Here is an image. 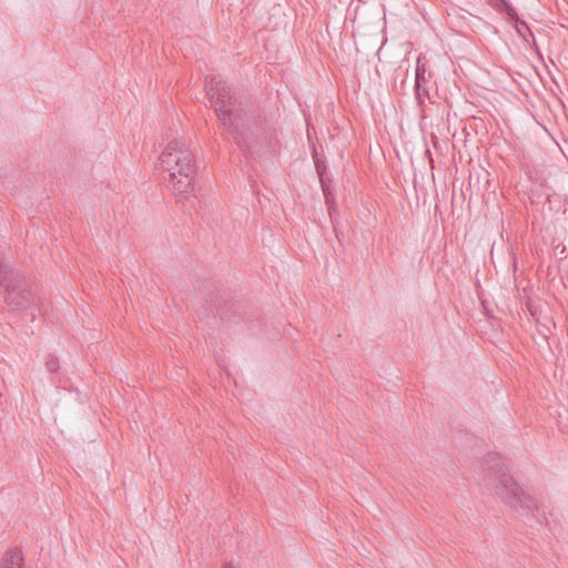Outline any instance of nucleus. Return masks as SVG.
<instances>
[{"label": "nucleus", "instance_id": "f257e3e1", "mask_svg": "<svg viewBox=\"0 0 568 568\" xmlns=\"http://www.w3.org/2000/svg\"><path fill=\"white\" fill-rule=\"evenodd\" d=\"M205 89L221 125L233 135L240 150L245 154L257 153L268 139L260 114L244 108L220 75L206 79Z\"/></svg>", "mask_w": 568, "mask_h": 568}, {"label": "nucleus", "instance_id": "f03ea898", "mask_svg": "<svg viewBox=\"0 0 568 568\" xmlns=\"http://www.w3.org/2000/svg\"><path fill=\"white\" fill-rule=\"evenodd\" d=\"M156 166L168 173V187L178 201L187 200L193 192L195 160L183 138H168Z\"/></svg>", "mask_w": 568, "mask_h": 568}, {"label": "nucleus", "instance_id": "7ed1b4c3", "mask_svg": "<svg viewBox=\"0 0 568 568\" xmlns=\"http://www.w3.org/2000/svg\"><path fill=\"white\" fill-rule=\"evenodd\" d=\"M497 477V485L495 487L496 495L511 508L521 514L532 511L535 507V499L523 491V489L515 483L510 475L501 471V468L495 471Z\"/></svg>", "mask_w": 568, "mask_h": 568}, {"label": "nucleus", "instance_id": "20e7f679", "mask_svg": "<svg viewBox=\"0 0 568 568\" xmlns=\"http://www.w3.org/2000/svg\"><path fill=\"white\" fill-rule=\"evenodd\" d=\"M6 301L14 311L21 313L30 311L31 318L36 317L34 306L30 301V294L28 292H8Z\"/></svg>", "mask_w": 568, "mask_h": 568}, {"label": "nucleus", "instance_id": "39448f33", "mask_svg": "<svg viewBox=\"0 0 568 568\" xmlns=\"http://www.w3.org/2000/svg\"><path fill=\"white\" fill-rule=\"evenodd\" d=\"M2 568H23V556L19 549L9 550L2 559Z\"/></svg>", "mask_w": 568, "mask_h": 568}, {"label": "nucleus", "instance_id": "423d86ee", "mask_svg": "<svg viewBox=\"0 0 568 568\" xmlns=\"http://www.w3.org/2000/svg\"><path fill=\"white\" fill-rule=\"evenodd\" d=\"M424 74H425L424 68H420L419 65H417V68H416V77H415V83H416V89L417 90L420 89L422 82L425 79Z\"/></svg>", "mask_w": 568, "mask_h": 568}, {"label": "nucleus", "instance_id": "0eeeda50", "mask_svg": "<svg viewBox=\"0 0 568 568\" xmlns=\"http://www.w3.org/2000/svg\"><path fill=\"white\" fill-rule=\"evenodd\" d=\"M45 366L48 368L49 372H55L59 367V363H58V359L57 358H49L47 362H45Z\"/></svg>", "mask_w": 568, "mask_h": 568}, {"label": "nucleus", "instance_id": "6e6552de", "mask_svg": "<svg viewBox=\"0 0 568 568\" xmlns=\"http://www.w3.org/2000/svg\"><path fill=\"white\" fill-rule=\"evenodd\" d=\"M516 22H517V26H516L517 31H518V33H519L520 36H523V38H525L524 30H525V31H527L529 34H531V32H530V30L528 29V27H527L526 22H524V21H519V20H518V21H516Z\"/></svg>", "mask_w": 568, "mask_h": 568}, {"label": "nucleus", "instance_id": "1a4fd4ad", "mask_svg": "<svg viewBox=\"0 0 568 568\" xmlns=\"http://www.w3.org/2000/svg\"><path fill=\"white\" fill-rule=\"evenodd\" d=\"M324 194L326 196V202L328 203V212H329V216L331 219L333 220L334 219V214L336 212V209L335 206L331 203V200L328 197V194L326 193V191L324 190Z\"/></svg>", "mask_w": 568, "mask_h": 568}, {"label": "nucleus", "instance_id": "9d476101", "mask_svg": "<svg viewBox=\"0 0 568 568\" xmlns=\"http://www.w3.org/2000/svg\"><path fill=\"white\" fill-rule=\"evenodd\" d=\"M527 308L532 317H536L537 311L530 303H527Z\"/></svg>", "mask_w": 568, "mask_h": 568}, {"label": "nucleus", "instance_id": "9b49d317", "mask_svg": "<svg viewBox=\"0 0 568 568\" xmlns=\"http://www.w3.org/2000/svg\"><path fill=\"white\" fill-rule=\"evenodd\" d=\"M223 568H235L232 564H225Z\"/></svg>", "mask_w": 568, "mask_h": 568}]
</instances>
